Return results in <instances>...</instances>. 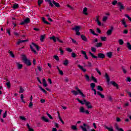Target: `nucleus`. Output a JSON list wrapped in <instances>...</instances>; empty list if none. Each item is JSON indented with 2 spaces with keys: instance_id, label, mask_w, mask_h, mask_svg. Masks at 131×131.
<instances>
[{
  "instance_id": "f257e3e1",
  "label": "nucleus",
  "mask_w": 131,
  "mask_h": 131,
  "mask_svg": "<svg viewBox=\"0 0 131 131\" xmlns=\"http://www.w3.org/2000/svg\"><path fill=\"white\" fill-rule=\"evenodd\" d=\"M21 58L24 63H25L27 66H31V62L29 59H27L26 55L23 54Z\"/></svg>"
},
{
  "instance_id": "f03ea898",
  "label": "nucleus",
  "mask_w": 131,
  "mask_h": 131,
  "mask_svg": "<svg viewBox=\"0 0 131 131\" xmlns=\"http://www.w3.org/2000/svg\"><path fill=\"white\" fill-rule=\"evenodd\" d=\"M76 90L77 91H75L74 90L71 91V93H72L73 95H74V96H77V95L79 94L80 96L82 97V98H84V97H85V96H84V94H83L81 91L79 90L78 88H76Z\"/></svg>"
},
{
  "instance_id": "7ed1b4c3",
  "label": "nucleus",
  "mask_w": 131,
  "mask_h": 131,
  "mask_svg": "<svg viewBox=\"0 0 131 131\" xmlns=\"http://www.w3.org/2000/svg\"><path fill=\"white\" fill-rule=\"evenodd\" d=\"M30 48L31 50V51L34 53V54H37V52L34 50V48L37 50V51H38L39 48L37 45H36L34 43H32L31 45L30 46Z\"/></svg>"
},
{
  "instance_id": "20e7f679",
  "label": "nucleus",
  "mask_w": 131,
  "mask_h": 131,
  "mask_svg": "<svg viewBox=\"0 0 131 131\" xmlns=\"http://www.w3.org/2000/svg\"><path fill=\"white\" fill-rule=\"evenodd\" d=\"M46 2H48V3H49L50 6H51V7H53L54 5H55V6L56 7H57V8H59V7H60V4H59V3L55 2V1L53 0L52 1H51V0H45Z\"/></svg>"
},
{
  "instance_id": "39448f33",
  "label": "nucleus",
  "mask_w": 131,
  "mask_h": 131,
  "mask_svg": "<svg viewBox=\"0 0 131 131\" xmlns=\"http://www.w3.org/2000/svg\"><path fill=\"white\" fill-rule=\"evenodd\" d=\"M81 28V27L76 26L74 28H72V30H75L76 32V35H80V33H79V30Z\"/></svg>"
},
{
  "instance_id": "423d86ee",
  "label": "nucleus",
  "mask_w": 131,
  "mask_h": 131,
  "mask_svg": "<svg viewBox=\"0 0 131 131\" xmlns=\"http://www.w3.org/2000/svg\"><path fill=\"white\" fill-rule=\"evenodd\" d=\"M80 127L82 131H88V129L90 128V126L85 123H83V125L80 126Z\"/></svg>"
},
{
  "instance_id": "0eeeda50",
  "label": "nucleus",
  "mask_w": 131,
  "mask_h": 131,
  "mask_svg": "<svg viewBox=\"0 0 131 131\" xmlns=\"http://www.w3.org/2000/svg\"><path fill=\"white\" fill-rule=\"evenodd\" d=\"M117 7H119L120 12H122V10H124V6L121 3V2H118Z\"/></svg>"
},
{
  "instance_id": "6e6552de",
  "label": "nucleus",
  "mask_w": 131,
  "mask_h": 131,
  "mask_svg": "<svg viewBox=\"0 0 131 131\" xmlns=\"http://www.w3.org/2000/svg\"><path fill=\"white\" fill-rule=\"evenodd\" d=\"M85 105L87 107L88 109H93V105L90 101H86Z\"/></svg>"
},
{
  "instance_id": "1a4fd4ad",
  "label": "nucleus",
  "mask_w": 131,
  "mask_h": 131,
  "mask_svg": "<svg viewBox=\"0 0 131 131\" xmlns=\"http://www.w3.org/2000/svg\"><path fill=\"white\" fill-rule=\"evenodd\" d=\"M30 22V19L29 18H27L24 19V21L20 23V25H24V24H27Z\"/></svg>"
},
{
  "instance_id": "9d476101",
  "label": "nucleus",
  "mask_w": 131,
  "mask_h": 131,
  "mask_svg": "<svg viewBox=\"0 0 131 131\" xmlns=\"http://www.w3.org/2000/svg\"><path fill=\"white\" fill-rule=\"evenodd\" d=\"M110 83L113 85L115 88H116L117 90H118L119 89V86H118V84H117L115 81H112L110 82Z\"/></svg>"
},
{
  "instance_id": "9b49d317",
  "label": "nucleus",
  "mask_w": 131,
  "mask_h": 131,
  "mask_svg": "<svg viewBox=\"0 0 131 131\" xmlns=\"http://www.w3.org/2000/svg\"><path fill=\"white\" fill-rule=\"evenodd\" d=\"M81 53L82 55H83L84 57L86 60L89 59V57H88V55H86V52H85V51L82 50L81 51Z\"/></svg>"
},
{
  "instance_id": "f8f14e48",
  "label": "nucleus",
  "mask_w": 131,
  "mask_h": 131,
  "mask_svg": "<svg viewBox=\"0 0 131 131\" xmlns=\"http://www.w3.org/2000/svg\"><path fill=\"white\" fill-rule=\"evenodd\" d=\"M105 77L106 79L107 84H110V78L109 77V75H108L107 73H105Z\"/></svg>"
},
{
  "instance_id": "ddd939ff",
  "label": "nucleus",
  "mask_w": 131,
  "mask_h": 131,
  "mask_svg": "<svg viewBox=\"0 0 131 131\" xmlns=\"http://www.w3.org/2000/svg\"><path fill=\"white\" fill-rule=\"evenodd\" d=\"M76 100L79 103H80V104H81V105H84V104H85V103H86V101L85 100H80L78 98H76Z\"/></svg>"
},
{
  "instance_id": "4468645a",
  "label": "nucleus",
  "mask_w": 131,
  "mask_h": 131,
  "mask_svg": "<svg viewBox=\"0 0 131 131\" xmlns=\"http://www.w3.org/2000/svg\"><path fill=\"white\" fill-rule=\"evenodd\" d=\"M121 23H122V25H123L124 27H125V28L127 27V25H126V22H125V18H123L121 20Z\"/></svg>"
},
{
  "instance_id": "2eb2a0df",
  "label": "nucleus",
  "mask_w": 131,
  "mask_h": 131,
  "mask_svg": "<svg viewBox=\"0 0 131 131\" xmlns=\"http://www.w3.org/2000/svg\"><path fill=\"white\" fill-rule=\"evenodd\" d=\"M25 41H27V40H21L18 39V41L16 42L17 46H19L20 43H22V42H25Z\"/></svg>"
},
{
  "instance_id": "dca6fc26",
  "label": "nucleus",
  "mask_w": 131,
  "mask_h": 131,
  "mask_svg": "<svg viewBox=\"0 0 131 131\" xmlns=\"http://www.w3.org/2000/svg\"><path fill=\"white\" fill-rule=\"evenodd\" d=\"M112 31H113V28L112 27L110 29H109L107 32L106 34L107 35H111L112 34Z\"/></svg>"
},
{
  "instance_id": "f3484780",
  "label": "nucleus",
  "mask_w": 131,
  "mask_h": 131,
  "mask_svg": "<svg viewBox=\"0 0 131 131\" xmlns=\"http://www.w3.org/2000/svg\"><path fill=\"white\" fill-rule=\"evenodd\" d=\"M83 14L84 15H85L86 16L89 14V13H88V8L86 7H85V8H83Z\"/></svg>"
},
{
  "instance_id": "a211bd4d",
  "label": "nucleus",
  "mask_w": 131,
  "mask_h": 131,
  "mask_svg": "<svg viewBox=\"0 0 131 131\" xmlns=\"http://www.w3.org/2000/svg\"><path fill=\"white\" fill-rule=\"evenodd\" d=\"M78 68H79V69H80V70H82L83 72H85V71H86V70L83 68V67H82V66H80V64H78Z\"/></svg>"
},
{
  "instance_id": "6ab92c4d",
  "label": "nucleus",
  "mask_w": 131,
  "mask_h": 131,
  "mask_svg": "<svg viewBox=\"0 0 131 131\" xmlns=\"http://www.w3.org/2000/svg\"><path fill=\"white\" fill-rule=\"evenodd\" d=\"M112 52H108L106 53V57L108 58H112Z\"/></svg>"
},
{
  "instance_id": "aec40b11",
  "label": "nucleus",
  "mask_w": 131,
  "mask_h": 131,
  "mask_svg": "<svg viewBox=\"0 0 131 131\" xmlns=\"http://www.w3.org/2000/svg\"><path fill=\"white\" fill-rule=\"evenodd\" d=\"M79 110L80 113H84V111H85L84 110V107H83V106L80 107Z\"/></svg>"
},
{
  "instance_id": "412c9836",
  "label": "nucleus",
  "mask_w": 131,
  "mask_h": 131,
  "mask_svg": "<svg viewBox=\"0 0 131 131\" xmlns=\"http://www.w3.org/2000/svg\"><path fill=\"white\" fill-rule=\"evenodd\" d=\"M105 128H106V129H108V131H114V129H113V127L112 126L108 127L107 126H105Z\"/></svg>"
},
{
  "instance_id": "4be33fe9",
  "label": "nucleus",
  "mask_w": 131,
  "mask_h": 131,
  "mask_svg": "<svg viewBox=\"0 0 131 131\" xmlns=\"http://www.w3.org/2000/svg\"><path fill=\"white\" fill-rule=\"evenodd\" d=\"M98 58H100L101 59H104V58H105V55L103 53H99Z\"/></svg>"
},
{
  "instance_id": "5701e85b",
  "label": "nucleus",
  "mask_w": 131,
  "mask_h": 131,
  "mask_svg": "<svg viewBox=\"0 0 131 131\" xmlns=\"http://www.w3.org/2000/svg\"><path fill=\"white\" fill-rule=\"evenodd\" d=\"M16 65H17V67L18 69H19V70L21 69L23 67V65L20 64V63H19V62H17Z\"/></svg>"
},
{
  "instance_id": "b1692460",
  "label": "nucleus",
  "mask_w": 131,
  "mask_h": 131,
  "mask_svg": "<svg viewBox=\"0 0 131 131\" xmlns=\"http://www.w3.org/2000/svg\"><path fill=\"white\" fill-rule=\"evenodd\" d=\"M50 39H51V40H53V41H54V42H56V41H57V37L56 38V36H52L50 37Z\"/></svg>"
},
{
  "instance_id": "393cba45",
  "label": "nucleus",
  "mask_w": 131,
  "mask_h": 131,
  "mask_svg": "<svg viewBox=\"0 0 131 131\" xmlns=\"http://www.w3.org/2000/svg\"><path fill=\"white\" fill-rule=\"evenodd\" d=\"M42 82H43V86L45 88H47L48 86V84L47 83V81H46V79H42Z\"/></svg>"
},
{
  "instance_id": "a878e982",
  "label": "nucleus",
  "mask_w": 131,
  "mask_h": 131,
  "mask_svg": "<svg viewBox=\"0 0 131 131\" xmlns=\"http://www.w3.org/2000/svg\"><path fill=\"white\" fill-rule=\"evenodd\" d=\"M96 22H97V24L99 26H101L102 25V23L100 22V20H99V16L96 17Z\"/></svg>"
},
{
  "instance_id": "bb28decb",
  "label": "nucleus",
  "mask_w": 131,
  "mask_h": 131,
  "mask_svg": "<svg viewBox=\"0 0 131 131\" xmlns=\"http://www.w3.org/2000/svg\"><path fill=\"white\" fill-rule=\"evenodd\" d=\"M81 38L84 41H88V38H86V37L84 35H81Z\"/></svg>"
},
{
  "instance_id": "cd10ccee",
  "label": "nucleus",
  "mask_w": 131,
  "mask_h": 131,
  "mask_svg": "<svg viewBox=\"0 0 131 131\" xmlns=\"http://www.w3.org/2000/svg\"><path fill=\"white\" fill-rule=\"evenodd\" d=\"M90 86L91 87L92 90H95V87L96 86V84L95 83H91L90 84Z\"/></svg>"
},
{
  "instance_id": "c85d7f7f",
  "label": "nucleus",
  "mask_w": 131,
  "mask_h": 131,
  "mask_svg": "<svg viewBox=\"0 0 131 131\" xmlns=\"http://www.w3.org/2000/svg\"><path fill=\"white\" fill-rule=\"evenodd\" d=\"M126 47L128 50H131V45L130 43H129V42H126Z\"/></svg>"
},
{
  "instance_id": "c756f323",
  "label": "nucleus",
  "mask_w": 131,
  "mask_h": 131,
  "mask_svg": "<svg viewBox=\"0 0 131 131\" xmlns=\"http://www.w3.org/2000/svg\"><path fill=\"white\" fill-rule=\"evenodd\" d=\"M118 43L119 45H120V46H122V45L124 43V42L123 41V40H122V39H120L118 40Z\"/></svg>"
},
{
  "instance_id": "7c9ffc66",
  "label": "nucleus",
  "mask_w": 131,
  "mask_h": 131,
  "mask_svg": "<svg viewBox=\"0 0 131 131\" xmlns=\"http://www.w3.org/2000/svg\"><path fill=\"white\" fill-rule=\"evenodd\" d=\"M41 119L43 120V121H45V122H49V119L46 118V117H42Z\"/></svg>"
},
{
  "instance_id": "2f4dec72",
  "label": "nucleus",
  "mask_w": 131,
  "mask_h": 131,
  "mask_svg": "<svg viewBox=\"0 0 131 131\" xmlns=\"http://www.w3.org/2000/svg\"><path fill=\"white\" fill-rule=\"evenodd\" d=\"M45 37H46V35H41V36L40 37V41H41V42H42L43 41V39H45Z\"/></svg>"
},
{
  "instance_id": "473e14b6",
  "label": "nucleus",
  "mask_w": 131,
  "mask_h": 131,
  "mask_svg": "<svg viewBox=\"0 0 131 131\" xmlns=\"http://www.w3.org/2000/svg\"><path fill=\"white\" fill-rule=\"evenodd\" d=\"M115 128H116L118 131H124L122 128H119L117 125H116Z\"/></svg>"
},
{
  "instance_id": "72a5a7b5",
  "label": "nucleus",
  "mask_w": 131,
  "mask_h": 131,
  "mask_svg": "<svg viewBox=\"0 0 131 131\" xmlns=\"http://www.w3.org/2000/svg\"><path fill=\"white\" fill-rule=\"evenodd\" d=\"M24 92H25V88H23L22 87H20L19 89V93H24Z\"/></svg>"
},
{
  "instance_id": "f704fd0d",
  "label": "nucleus",
  "mask_w": 131,
  "mask_h": 131,
  "mask_svg": "<svg viewBox=\"0 0 131 131\" xmlns=\"http://www.w3.org/2000/svg\"><path fill=\"white\" fill-rule=\"evenodd\" d=\"M58 71H59V73L60 75H63L64 74V73H63V71L60 70V68H59L58 67H57Z\"/></svg>"
},
{
  "instance_id": "c9c22d12",
  "label": "nucleus",
  "mask_w": 131,
  "mask_h": 131,
  "mask_svg": "<svg viewBox=\"0 0 131 131\" xmlns=\"http://www.w3.org/2000/svg\"><path fill=\"white\" fill-rule=\"evenodd\" d=\"M90 55L92 57V58H94V59H97L98 58V56H95L94 54L92 53L91 52H89Z\"/></svg>"
},
{
  "instance_id": "e433bc0d",
  "label": "nucleus",
  "mask_w": 131,
  "mask_h": 131,
  "mask_svg": "<svg viewBox=\"0 0 131 131\" xmlns=\"http://www.w3.org/2000/svg\"><path fill=\"white\" fill-rule=\"evenodd\" d=\"M97 95H99L102 99H104V98H105V96L99 92H97Z\"/></svg>"
},
{
  "instance_id": "4c0bfd02",
  "label": "nucleus",
  "mask_w": 131,
  "mask_h": 131,
  "mask_svg": "<svg viewBox=\"0 0 131 131\" xmlns=\"http://www.w3.org/2000/svg\"><path fill=\"white\" fill-rule=\"evenodd\" d=\"M39 88L40 89V90L43 92V93H44L45 94H47V91H45V89H43L42 88V87L40 86H38Z\"/></svg>"
},
{
  "instance_id": "58836bf2",
  "label": "nucleus",
  "mask_w": 131,
  "mask_h": 131,
  "mask_svg": "<svg viewBox=\"0 0 131 131\" xmlns=\"http://www.w3.org/2000/svg\"><path fill=\"white\" fill-rule=\"evenodd\" d=\"M112 4L113 6H115L116 5H117V4H118V2H117V1H116V0H114L112 2Z\"/></svg>"
},
{
  "instance_id": "ea45409f",
  "label": "nucleus",
  "mask_w": 131,
  "mask_h": 131,
  "mask_svg": "<svg viewBox=\"0 0 131 131\" xmlns=\"http://www.w3.org/2000/svg\"><path fill=\"white\" fill-rule=\"evenodd\" d=\"M71 128L73 129V130H77V127L76 125H72Z\"/></svg>"
},
{
  "instance_id": "a19ab883",
  "label": "nucleus",
  "mask_w": 131,
  "mask_h": 131,
  "mask_svg": "<svg viewBox=\"0 0 131 131\" xmlns=\"http://www.w3.org/2000/svg\"><path fill=\"white\" fill-rule=\"evenodd\" d=\"M103 43L102 42H99L96 44L97 48H101L102 47Z\"/></svg>"
},
{
  "instance_id": "79ce46f5",
  "label": "nucleus",
  "mask_w": 131,
  "mask_h": 131,
  "mask_svg": "<svg viewBox=\"0 0 131 131\" xmlns=\"http://www.w3.org/2000/svg\"><path fill=\"white\" fill-rule=\"evenodd\" d=\"M42 21H43L44 23H45V24H48V25L50 24V23H49V22H48V21H47L46 20V18H45V17H42Z\"/></svg>"
},
{
  "instance_id": "37998d69",
  "label": "nucleus",
  "mask_w": 131,
  "mask_h": 131,
  "mask_svg": "<svg viewBox=\"0 0 131 131\" xmlns=\"http://www.w3.org/2000/svg\"><path fill=\"white\" fill-rule=\"evenodd\" d=\"M108 19V16H105L103 17L102 18V21L103 22H106V21H107V20Z\"/></svg>"
},
{
  "instance_id": "c03bdc74",
  "label": "nucleus",
  "mask_w": 131,
  "mask_h": 131,
  "mask_svg": "<svg viewBox=\"0 0 131 131\" xmlns=\"http://www.w3.org/2000/svg\"><path fill=\"white\" fill-rule=\"evenodd\" d=\"M69 63V61H68V60H66L63 61V65H64V66H67Z\"/></svg>"
},
{
  "instance_id": "a18cd8bd",
  "label": "nucleus",
  "mask_w": 131,
  "mask_h": 131,
  "mask_svg": "<svg viewBox=\"0 0 131 131\" xmlns=\"http://www.w3.org/2000/svg\"><path fill=\"white\" fill-rule=\"evenodd\" d=\"M13 9H18L19 8V5L17 4H14L13 6Z\"/></svg>"
},
{
  "instance_id": "49530a36",
  "label": "nucleus",
  "mask_w": 131,
  "mask_h": 131,
  "mask_svg": "<svg viewBox=\"0 0 131 131\" xmlns=\"http://www.w3.org/2000/svg\"><path fill=\"white\" fill-rule=\"evenodd\" d=\"M125 81H126V82H130L131 81V79L130 77H127L125 79Z\"/></svg>"
},
{
  "instance_id": "de8ad7c7",
  "label": "nucleus",
  "mask_w": 131,
  "mask_h": 131,
  "mask_svg": "<svg viewBox=\"0 0 131 131\" xmlns=\"http://www.w3.org/2000/svg\"><path fill=\"white\" fill-rule=\"evenodd\" d=\"M97 90H98L99 91H101V92H103V88H102V86H101V85H98L97 86Z\"/></svg>"
},
{
  "instance_id": "09e8293b",
  "label": "nucleus",
  "mask_w": 131,
  "mask_h": 131,
  "mask_svg": "<svg viewBox=\"0 0 131 131\" xmlns=\"http://www.w3.org/2000/svg\"><path fill=\"white\" fill-rule=\"evenodd\" d=\"M10 55L11 56V57H12V58H14L15 57V55H14V53H13V52L9 51V52Z\"/></svg>"
},
{
  "instance_id": "8fccbe9b",
  "label": "nucleus",
  "mask_w": 131,
  "mask_h": 131,
  "mask_svg": "<svg viewBox=\"0 0 131 131\" xmlns=\"http://www.w3.org/2000/svg\"><path fill=\"white\" fill-rule=\"evenodd\" d=\"M90 31L91 32V33H92V34H93V35H97V34H96L95 33V31H94V30H93V29H90Z\"/></svg>"
},
{
  "instance_id": "3c124183",
  "label": "nucleus",
  "mask_w": 131,
  "mask_h": 131,
  "mask_svg": "<svg viewBox=\"0 0 131 131\" xmlns=\"http://www.w3.org/2000/svg\"><path fill=\"white\" fill-rule=\"evenodd\" d=\"M100 38H101V40L102 41H106V40L107 39V37H103V36H102V37H100Z\"/></svg>"
},
{
  "instance_id": "603ef678",
  "label": "nucleus",
  "mask_w": 131,
  "mask_h": 131,
  "mask_svg": "<svg viewBox=\"0 0 131 131\" xmlns=\"http://www.w3.org/2000/svg\"><path fill=\"white\" fill-rule=\"evenodd\" d=\"M85 78L87 81H90V76L87 74L85 75Z\"/></svg>"
},
{
  "instance_id": "864d4df0",
  "label": "nucleus",
  "mask_w": 131,
  "mask_h": 131,
  "mask_svg": "<svg viewBox=\"0 0 131 131\" xmlns=\"http://www.w3.org/2000/svg\"><path fill=\"white\" fill-rule=\"evenodd\" d=\"M91 51L92 52H93L94 53H96V51H97V49L95 47H92L91 48Z\"/></svg>"
},
{
  "instance_id": "5fc2aeb1",
  "label": "nucleus",
  "mask_w": 131,
  "mask_h": 131,
  "mask_svg": "<svg viewBox=\"0 0 131 131\" xmlns=\"http://www.w3.org/2000/svg\"><path fill=\"white\" fill-rule=\"evenodd\" d=\"M66 51H67V52H69V53H71V52H72V49L69 48H66Z\"/></svg>"
},
{
  "instance_id": "6e6d98bb",
  "label": "nucleus",
  "mask_w": 131,
  "mask_h": 131,
  "mask_svg": "<svg viewBox=\"0 0 131 131\" xmlns=\"http://www.w3.org/2000/svg\"><path fill=\"white\" fill-rule=\"evenodd\" d=\"M19 119H21V120H24L25 121H26V118L24 116H20Z\"/></svg>"
},
{
  "instance_id": "4d7b16f0",
  "label": "nucleus",
  "mask_w": 131,
  "mask_h": 131,
  "mask_svg": "<svg viewBox=\"0 0 131 131\" xmlns=\"http://www.w3.org/2000/svg\"><path fill=\"white\" fill-rule=\"evenodd\" d=\"M122 70L123 71V73L125 74V73H126V72H127V71H126V69H125L124 68L122 67Z\"/></svg>"
},
{
  "instance_id": "13d9d810",
  "label": "nucleus",
  "mask_w": 131,
  "mask_h": 131,
  "mask_svg": "<svg viewBox=\"0 0 131 131\" xmlns=\"http://www.w3.org/2000/svg\"><path fill=\"white\" fill-rule=\"evenodd\" d=\"M14 35H15V36H17L18 37H19V35H20V33H18L17 32H14Z\"/></svg>"
},
{
  "instance_id": "bf43d9fd",
  "label": "nucleus",
  "mask_w": 131,
  "mask_h": 131,
  "mask_svg": "<svg viewBox=\"0 0 131 131\" xmlns=\"http://www.w3.org/2000/svg\"><path fill=\"white\" fill-rule=\"evenodd\" d=\"M43 2V0H38V6H40V5H41V4H42Z\"/></svg>"
},
{
  "instance_id": "052dcab7",
  "label": "nucleus",
  "mask_w": 131,
  "mask_h": 131,
  "mask_svg": "<svg viewBox=\"0 0 131 131\" xmlns=\"http://www.w3.org/2000/svg\"><path fill=\"white\" fill-rule=\"evenodd\" d=\"M54 59H55V60H56V61H59L60 60V59L59 58V56H57V55H55L54 56Z\"/></svg>"
},
{
  "instance_id": "680f3d73",
  "label": "nucleus",
  "mask_w": 131,
  "mask_h": 131,
  "mask_svg": "<svg viewBox=\"0 0 131 131\" xmlns=\"http://www.w3.org/2000/svg\"><path fill=\"white\" fill-rule=\"evenodd\" d=\"M71 39H72V41L73 43H74L75 45H77V42H76V40L73 39L72 38H70Z\"/></svg>"
},
{
  "instance_id": "e2e57ef3",
  "label": "nucleus",
  "mask_w": 131,
  "mask_h": 131,
  "mask_svg": "<svg viewBox=\"0 0 131 131\" xmlns=\"http://www.w3.org/2000/svg\"><path fill=\"white\" fill-rule=\"evenodd\" d=\"M6 85H7V87L8 88V89H10V88H11V84L10 82H7L6 83Z\"/></svg>"
},
{
  "instance_id": "0e129e2a",
  "label": "nucleus",
  "mask_w": 131,
  "mask_h": 131,
  "mask_svg": "<svg viewBox=\"0 0 131 131\" xmlns=\"http://www.w3.org/2000/svg\"><path fill=\"white\" fill-rule=\"evenodd\" d=\"M91 79L94 81V82H97V79L94 76L91 77Z\"/></svg>"
},
{
  "instance_id": "69168bd1",
  "label": "nucleus",
  "mask_w": 131,
  "mask_h": 131,
  "mask_svg": "<svg viewBox=\"0 0 131 131\" xmlns=\"http://www.w3.org/2000/svg\"><path fill=\"white\" fill-rule=\"evenodd\" d=\"M125 17H126V18H127V19L131 21V18L130 17H129V16H128V15L127 14H125Z\"/></svg>"
},
{
  "instance_id": "338daca9",
  "label": "nucleus",
  "mask_w": 131,
  "mask_h": 131,
  "mask_svg": "<svg viewBox=\"0 0 131 131\" xmlns=\"http://www.w3.org/2000/svg\"><path fill=\"white\" fill-rule=\"evenodd\" d=\"M59 51L60 52V54L62 55L63 54H64V51H63V50H62L61 48H59Z\"/></svg>"
},
{
  "instance_id": "774afa93",
  "label": "nucleus",
  "mask_w": 131,
  "mask_h": 131,
  "mask_svg": "<svg viewBox=\"0 0 131 131\" xmlns=\"http://www.w3.org/2000/svg\"><path fill=\"white\" fill-rule=\"evenodd\" d=\"M33 106V104H32V102L30 101L29 103V108H31Z\"/></svg>"
}]
</instances>
